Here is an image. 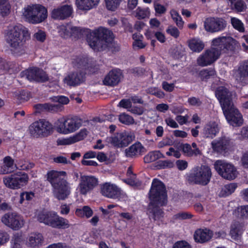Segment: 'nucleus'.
Here are the masks:
<instances>
[{"label": "nucleus", "mask_w": 248, "mask_h": 248, "mask_svg": "<svg viewBox=\"0 0 248 248\" xmlns=\"http://www.w3.org/2000/svg\"><path fill=\"white\" fill-rule=\"evenodd\" d=\"M5 39L12 53L20 56L26 52V40L30 39L29 30L20 24H11L5 31Z\"/></svg>", "instance_id": "1"}, {"label": "nucleus", "mask_w": 248, "mask_h": 248, "mask_svg": "<svg viewBox=\"0 0 248 248\" xmlns=\"http://www.w3.org/2000/svg\"><path fill=\"white\" fill-rule=\"evenodd\" d=\"M113 38V33L109 30L99 28L87 36V42L90 46L96 51H100L108 46Z\"/></svg>", "instance_id": "2"}, {"label": "nucleus", "mask_w": 248, "mask_h": 248, "mask_svg": "<svg viewBox=\"0 0 248 248\" xmlns=\"http://www.w3.org/2000/svg\"><path fill=\"white\" fill-rule=\"evenodd\" d=\"M22 15L28 22L36 24L42 22L47 18V11L42 5L30 4L23 8Z\"/></svg>", "instance_id": "3"}, {"label": "nucleus", "mask_w": 248, "mask_h": 248, "mask_svg": "<svg viewBox=\"0 0 248 248\" xmlns=\"http://www.w3.org/2000/svg\"><path fill=\"white\" fill-rule=\"evenodd\" d=\"M149 195L151 206L155 203L164 205L167 201L166 190L164 184L157 179H153Z\"/></svg>", "instance_id": "4"}, {"label": "nucleus", "mask_w": 248, "mask_h": 248, "mask_svg": "<svg viewBox=\"0 0 248 248\" xmlns=\"http://www.w3.org/2000/svg\"><path fill=\"white\" fill-rule=\"evenodd\" d=\"M81 125L80 121L77 118L62 117L55 123L54 128L58 133L68 135L76 131Z\"/></svg>", "instance_id": "5"}, {"label": "nucleus", "mask_w": 248, "mask_h": 248, "mask_svg": "<svg viewBox=\"0 0 248 248\" xmlns=\"http://www.w3.org/2000/svg\"><path fill=\"white\" fill-rule=\"evenodd\" d=\"M135 138L132 131H124L116 133L105 139L106 142L116 148H123L129 145Z\"/></svg>", "instance_id": "6"}, {"label": "nucleus", "mask_w": 248, "mask_h": 248, "mask_svg": "<svg viewBox=\"0 0 248 248\" xmlns=\"http://www.w3.org/2000/svg\"><path fill=\"white\" fill-rule=\"evenodd\" d=\"M211 176L210 168L207 166L202 165L195 167L192 169L190 178L196 184L205 186L209 183Z\"/></svg>", "instance_id": "7"}, {"label": "nucleus", "mask_w": 248, "mask_h": 248, "mask_svg": "<svg viewBox=\"0 0 248 248\" xmlns=\"http://www.w3.org/2000/svg\"><path fill=\"white\" fill-rule=\"evenodd\" d=\"M98 184V179L91 175H81L76 190L82 195H86Z\"/></svg>", "instance_id": "8"}, {"label": "nucleus", "mask_w": 248, "mask_h": 248, "mask_svg": "<svg viewBox=\"0 0 248 248\" xmlns=\"http://www.w3.org/2000/svg\"><path fill=\"white\" fill-rule=\"evenodd\" d=\"M214 166L217 172L225 179L233 180L237 176L238 172L232 164L222 160H217L215 162Z\"/></svg>", "instance_id": "9"}, {"label": "nucleus", "mask_w": 248, "mask_h": 248, "mask_svg": "<svg viewBox=\"0 0 248 248\" xmlns=\"http://www.w3.org/2000/svg\"><path fill=\"white\" fill-rule=\"evenodd\" d=\"M31 133L34 136H47L53 130V126L49 122L40 120L32 123L29 127Z\"/></svg>", "instance_id": "10"}, {"label": "nucleus", "mask_w": 248, "mask_h": 248, "mask_svg": "<svg viewBox=\"0 0 248 248\" xmlns=\"http://www.w3.org/2000/svg\"><path fill=\"white\" fill-rule=\"evenodd\" d=\"M1 220L5 225L14 230H19L23 227L25 223L23 217L16 212L5 214L1 217Z\"/></svg>", "instance_id": "11"}, {"label": "nucleus", "mask_w": 248, "mask_h": 248, "mask_svg": "<svg viewBox=\"0 0 248 248\" xmlns=\"http://www.w3.org/2000/svg\"><path fill=\"white\" fill-rule=\"evenodd\" d=\"M220 55L219 50L211 47L199 55L197 59V63L198 65L202 67L210 65L219 58Z\"/></svg>", "instance_id": "12"}, {"label": "nucleus", "mask_w": 248, "mask_h": 248, "mask_svg": "<svg viewBox=\"0 0 248 248\" xmlns=\"http://www.w3.org/2000/svg\"><path fill=\"white\" fill-rule=\"evenodd\" d=\"M229 107L223 109V113L228 123L233 126H238L243 123V120L242 114L232 104Z\"/></svg>", "instance_id": "13"}, {"label": "nucleus", "mask_w": 248, "mask_h": 248, "mask_svg": "<svg viewBox=\"0 0 248 248\" xmlns=\"http://www.w3.org/2000/svg\"><path fill=\"white\" fill-rule=\"evenodd\" d=\"M20 76L30 81H45L48 79L46 73L37 67H31L23 71Z\"/></svg>", "instance_id": "14"}, {"label": "nucleus", "mask_w": 248, "mask_h": 248, "mask_svg": "<svg viewBox=\"0 0 248 248\" xmlns=\"http://www.w3.org/2000/svg\"><path fill=\"white\" fill-rule=\"evenodd\" d=\"M61 182L52 187V190L55 198L58 200H64L70 195L71 187L66 180Z\"/></svg>", "instance_id": "15"}, {"label": "nucleus", "mask_w": 248, "mask_h": 248, "mask_svg": "<svg viewBox=\"0 0 248 248\" xmlns=\"http://www.w3.org/2000/svg\"><path fill=\"white\" fill-rule=\"evenodd\" d=\"M226 25L225 20L221 18H208L204 22L205 30L211 32L222 31L226 28Z\"/></svg>", "instance_id": "16"}, {"label": "nucleus", "mask_w": 248, "mask_h": 248, "mask_svg": "<svg viewBox=\"0 0 248 248\" xmlns=\"http://www.w3.org/2000/svg\"><path fill=\"white\" fill-rule=\"evenodd\" d=\"M58 32L63 38H76L81 32L79 28L74 26L70 23L62 24L57 27Z\"/></svg>", "instance_id": "17"}, {"label": "nucleus", "mask_w": 248, "mask_h": 248, "mask_svg": "<svg viewBox=\"0 0 248 248\" xmlns=\"http://www.w3.org/2000/svg\"><path fill=\"white\" fill-rule=\"evenodd\" d=\"M232 93L224 87H218L216 91V96L219 100L222 110L233 104Z\"/></svg>", "instance_id": "18"}, {"label": "nucleus", "mask_w": 248, "mask_h": 248, "mask_svg": "<svg viewBox=\"0 0 248 248\" xmlns=\"http://www.w3.org/2000/svg\"><path fill=\"white\" fill-rule=\"evenodd\" d=\"M232 76L237 83L241 85L248 83V61L241 63L238 69L233 71Z\"/></svg>", "instance_id": "19"}, {"label": "nucleus", "mask_w": 248, "mask_h": 248, "mask_svg": "<svg viewBox=\"0 0 248 248\" xmlns=\"http://www.w3.org/2000/svg\"><path fill=\"white\" fill-rule=\"evenodd\" d=\"M73 13L71 5L65 4L54 8L51 12V17L57 20H64L70 17Z\"/></svg>", "instance_id": "20"}, {"label": "nucleus", "mask_w": 248, "mask_h": 248, "mask_svg": "<svg viewBox=\"0 0 248 248\" xmlns=\"http://www.w3.org/2000/svg\"><path fill=\"white\" fill-rule=\"evenodd\" d=\"M234 43V40L232 37L229 35L221 36L212 40L211 47L219 50L221 54L222 50L229 49Z\"/></svg>", "instance_id": "21"}, {"label": "nucleus", "mask_w": 248, "mask_h": 248, "mask_svg": "<svg viewBox=\"0 0 248 248\" xmlns=\"http://www.w3.org/2000/svg\"><path fill=\"white\" fill-rule=\"evenodd\" d=\"M88 133L86 129L83 128L77 134L67 138L60 139L57 140L59 145H70L84 139Z\"/></svg>", "instance_id": "22"}, {"label": "nucleus", "mask_w": 248, "mask_h": 248, "mask_svg": "<svg viewBox=\"0 0 248 248\" xmlns=\"http://www.w3.org/2000/svg\"><path fill=\"white\" fill-rule=\"evenodd\" d=\"M66 173L64 171H57L51 170L48 171L46 176V180L50 183L52 187L61 183L62 181L65 180Z\"/></svg>", "instance_id": "23"}, {"label": "nucleus", "mask_w": 248, "mask_h": 248, "mask_svg": "<svg viewBox=\"0 0 248 248\" xmlns=\"http://www.w3.org/2000/svg\"><path fill=\"white\" fill-rule=\"evenodd\" d=\"M44 243V238L41 233H31L27 237L25 244L29 248H38Z\"/></svg>", "instance_id": "24"}, {"label": "nucleus", "mask_w": 248, "mask_h": 248, "mask_svg": "<svg viewBox=\"0 0 248 248\" xmlns=\"http://www.w3.org/2000/svg\"><path fill=\"white\" fill-rule=\"evenodd\" d=\"M122 78V73L120 70L113 69L106 76L103 82L106 85L115 86L120 82Z\"/></svg>", "instance_id": "25"}, {"label": "nucleus", "mask_w": 248, "mask_h": 248, "mask_svg": "<svg viewBox=\"0 0 248 248\" xmlns=\"http://www.w3.org/2000/svg\"><path fill=\"white\" fill-rule=\"evenodd\" d=\"M84 73L80 71L72 72L64 78V82L70 86H77L84 81Z\"/></svg>", "instance_id": "26"}, {"label": "nucleus", "mask_w": 248, "mask_h": 248, "mask_svg": "<svg viewBox=\"0 0 248 248\" xmlns=\"http://www.w3.org/2000/svg\"><path fill=\"white\" fill-rule=\"evenodd\" d=\"M101 192L103 195L109 198H115L119 194L118 187L114 184L106 183L101 186Z\"/></svg>", "instance_id": "27"}, {"label": "nucleus", "mask_w": 248, "mask_h": 248, "mask_svg": "<svg viewBox=\"0 0 248 248\" xmlns=\"http://www.w3.org/2000/svg\"><path fill=\"white\" fill-rule=\"evenodd\" d=\"M218 132V124L215 122H210L204 125L202 132V135L204 138L213 139Z\"/></svg>", "instance_id": "28"}, {"label": "nucleus", "mask_w": 248, "mask_h": 248, "mask_svg": "<svg viewBox=\"0 0 248 248\" xmlns=\"http://www.w3.org/2000/svg\"><path fill=\"white\" fill-rule=\"evenodd\" d=\"M213 234V232L209 229H200L195 231L194 237L196 242L202 243L210 240Z\"/></svg>", "instance_id": "29"}, {"label": "nucleus", "mask_w": 248, "mask_h": 248, "mask_svg": "<svg viewBox=\"0 0 248 248\" xmlns=\"http://www.w3.org/2000/svg\"><path fill=\"white\" fill-rule=\"evenodd\" d=\"M100 1V0H76V5L79 10L88 11L95 8Z\"/></svg>", "instance_id": "30"}, {"label": "nucleus", "mask_w": 248, "mask_h": 248, "mask_svg": "<svg viewBox=\"0 0 248 248\" xmlns=\"http://www.w3.org/2000/svg\"><path fill=\"white\" fill-rule=\"evenodd\" d=\"M55 213L54 212L41 211L36 215V218L40 222L51 226Z\"/></svg>", "instance_id": "31"}, {"label": "nucleus", "mask_w": 248, "mask_h": 248, "mask_svg": "<svg viewBox=\"0 0 248 248\" xmlns=\"http://www.w3.org/2000/svg\"><path fill=\"white\" fill-rule=\"evenodd\" d=\"M187 43L190 49L194 52L200 53L205 47L204 43L198 37L189 39Z\"/></svg>", "instance_id": "32"}, {"label": "nucleus", "mask_w": 248, "mask_h": 248, "mask_svg": "<svg viewBox=\"0 0 248 248\" xmlns=\"http://www.w3.org/2000/svg\"><path fill=\"white\" fill-rule=\"evenodd\" d=\"M14 160L10 156H6L3 159V165L0 168V173L5 174L14 170Z\"/></svg>", "instance_id": "33"}, {"label": "nucleus", "mask_w": 248, "mask_h": 248, "mask_svg": "<svg viewBox=\"0 0 248 248\" xmlns=\"http://www.w3.org/2000/svg\"><path fill=\"white\" fill-rule=\"evenodd\" d=\"M244 224L238 222H233L231 226L230 235L234 240H238L244 231Z\"/></svg>", "instance_id": "34"}, {"label": "nucleus", "mask_w": 248, "mask_h": 248, "mask_svg": "<svg viewBox=\"0 0 248 248\" xmlns=\"http://www.w3.org/2000/svg\"><path fill=\"white\" fill-rule=\"evenodd\" d=\"M144 152V148L140 142H136L126 149V155L128 157H133L140 155Z\"/></svg>", "instance_id": "35"}, {"label": "nucleus", "mask_w": 248, "mask_h": 248, "mask_svg": "<svg viewBox=\"0 0 248 248\" xmlns=\"http://www.w3.org/2000/svg\"><path fill=\"white\" fill-rule=\"evenodd\" d=\"M211 144L214 151L217 153H222L227 148L229 140L224 137L213 140Z\"/></svg>", "instance_id": "36"}, {"label": "nucleus", "mask_w": 248, "mask_h": 248, "mask_svg": "<svg viewBox=\"0 0 248 248\" xmlns=\"http://www.w3.org/2000/svg\"><path fill=\"white\" fill-rule=\"evenodd\" d=\"M14 176L16 185V189L20 188L21 187L26 186L28 182L29 177L25 173L17 172L14 173Z\"/></svg>", "instance_id": "37"}, {"label": "nucleus", "mask_w": 248, "mask_h": 248, "mask_svg": "<svg viewBox=\"0 0 248 248\" xmlns=\"http://www.w3.org/2000/svg\"><path fill=\"white\" fill-rule=\"evenodd\" d=\"M69 226L70 224L67 219L59 217L56 213H55L51 227L59 229H66Z\"/></svg>", "instance_id": "38"}, {"label": "nucleus", "mask_w": 248, "mask_h": 248, "mask_svg": "<svg viewBox=\"0 0 248 248\" xmlns=\"http://www.w3.org/2000/svg\"><path fill=\"white\" fill-rule=\"evenodd\" d=\"M24 238L21 233H16L12 237L10 241V248H22Z\"/></svg>", "instance_id": "39"}, {"label": "nucleus", "mask_w": 248, "mask_h": 248, "mask_svg": "<svg viewBox=\"0 0 248 248\" xmlns=\"http://www.w3.org/2000/svg\"><path fill=\"white\" fill-rule=\"evenodd\" d=\"M163 205H159L157 203H155L152 206L151 205V202L149 205V211L152 214V217L155 220H159L163 216V212L159 208V206Z\"/></svg>", "instance_id": "40"}, {"label": "nucleus", "mask_w": 248, "mask_h": 248, "mask_svg": "<svg viewBox=\"0 0 248 248\" xmlns=\"http://www.w3.org/2000/svg\"><path fill=\"white\" fill-rule=\"evenodd\" d=\"M164 157L163 154L159 151H153L150 152L144 157V161L145 163H149Z\"/></svg>", "instance_id": "41"}, {"label": "nucleus", "mask_w": 248, "mask_h": 248, "mask_svg": "<svg viewBox=\"0 0 248 248\" xmlns=\"http://www.w3.org/2000/svg\"><path fill=\"white\" fill-rule=\"evenodd\" d=\"M135 17L138 19H144L149 17L150 15V11L149 8H142L138 7L133 13Z\"/></svg>", "instance_id": "42"}, {"label": "nucleus", "mask_w": 248, "mask_h": 248, "mask_svg": "<svg viewBox=\"0 0 248 248\" xmlns=\"http://www.w3.org/2000/svg\"><path fill=\"white\" fill-rule=\"evenodd\" d=\"M75 65L82 69L89 70L90 73H93L91 63L89 62V60L86 58L78 59L75 62Z\"/></svg>", "instance_id": "43"}, {"label": "nucleus", "mask_w": 248, "mask_h": 248, "mask_svg": "<svg viewBox=\"0 0 248 248\" xmlns=\"http://www.w3.org/2000/svg\"><path fill=\"white\" fill-rule=\"evenodd\" d=\"M36 108L41 110H47L51 112L58 111L61 108V105L57 104H38L36 106Z\"/></svg>", "instance_id": "44"}, {"label": "nucleus", "mask_w": 248, "mask_h": 248, "mask_svg": "<svg viewBox=\"0 0 248 248\" xmlns=\"http://www.w3.org/2000/svg\"><path fill=\"white\" fill-rule=\"evenodd\" d=\"M237 185L235 183H230L225 185L222 188L220 195L223 197L228 196L234 192Z\"/></svg>", "instance_id": "45"}, {"label": "nucleus", "mask_w": 248, "mask_h": 248, "mask_svg": "<svg viewBox=\"0 0 248 248\" xmlns=\"http://www.w3.org/2000/svg\"><path fill=\"white\" fill-rule=\"evenodd\" d=\"M170 16L179 29H182L184 22L178 12L174 9H171L170 12Z\"/></svg>", "instance_id": "46"}, {"label": "nucleus", "mask_w": 248, "mask_h": 248, "mask_svg": "<svg viewBox=\"0 0 248 248\" xmlns=\"http://www.w3.org/2000/svg\"><path fill=\"white\" fill-rule=\"evenodd\" d=\"M92 210L88 206H84L82 209H77L76 211V214L79 217H86L89 218L93 215Z\"/></svg>", "instance_id": "47"}, {"label": "nucleus", "mask_w": 248, "mask_h": 248, "mask_svg": "<svg viewBox=\"0 0 248 248\" xmlns=\"http://www.w3.org/2000/svg\"><path fill=\"white\" fill-rule=\"evenodd\" d=\"M15 64L13 62H8L3 59L0 58V71L1 72H10L11 70L14 68Z\"/></svg>", "instance_id": "48"}, {"label": "nucleus", "mask_w": 248, "mask_h": 248, "mask_svg": "<svg viewBox=\"0 0 248 248\" xmlns=\"http://www.w3.org/2000/svg\"><path fill=\"white\" fill-rule=\"evenodd\" d=\"M11 5L8 0H0V13L4 16L10 12Z\"/></svg>", "instance_id": "49"}, {"label": "nucleus", "mask_w": 248, "mask_h": 248, "mask_svg": "<svg viewBox=\"0 0 248 248\" xmlns=\"http://www.w3.org/2000/svg\"><path fill=\"white\" fill-rule=\"evenodd\" d=\"M231 23L232 27L238 31L240 32L245 31L244 24L239 19L234 17H231Z\"/></svg>", "instance_id": "50"}, {"label": "nucleus", "mask_w": 248, "mask_h": 248, "mask_svg": "<svg viewBox=\"0 0 248 248\" xmlns=\"http://www.w3.org/2000/svg\"><path fill=\"white\" fill-rule=\"evenodd\" d=\"M232 6L238 12H242L246 10L247 6L243 0H233Z\"/></svg>", "instance_id": "51"}, {"label": "nucleus", "mask_w": 248, "mask_h": 248, "mask_svg": "<svg viewBox=\"0 0 248 248\" xmlns=\"http://www.w3.org/2000/svg\"><path fill=\"white\" fill-rule=\"evenodd\" d=\"M216 74L215 71L212 69H205L201 70L199 76L202 80H207Z\"/></svg>", "instance_id": "52"}, {"label": "nucleus", "mask_w": 248, "mask_h": 248, "mask_svg": "<svg viewBox=\"0 0 248 248\" xmlns=\"http://www.w3.org/2000/svg\"><path fill=\"white\" fill-rule=\"evenodd\" d=\"M3 182L7 187L12 189H16L14 174L4 177Z\"/></svg>", "instance_id": "53"}, {"label": "nucleus", "mask_w": 248, "mask_h": 248, "mask_svg": "<svg viewBox=\"0 0 248 248\" xmlns=\"http://www.w3.org/2000/svg\"><path fill=\"white\" fill-rule=\"evenodd\" d=\"M108 10L114 11L118 8L122 0H105Z\"/></svg>", "instance_id": "54"}, {"label": "nucleus", "mask_w": 248, "mask_h": 248, "mask_svg": "<svg viewBox=\"0 0 248 248\" xmlns=\"http://www.w3.org/2000/svg\"><path fill=\"white\" fill-rule=\"evenodd\" d=\"M119 120L121 123L126 125L133 124L135 123L133 118L125 113H123L119 115Z\"/></svg>", "instance_id": "55"}, {"label": "nucleus", "mask_w": 248, "mask_h": 248, "mask_svg": "<svg viewBox=\"0 0 248 248\" xmlns=\"http://www.w3.org/2000/svg\"><path fill=\"white\" fill-rule=\"evenodd\" d=\"M17 168L20 170H28L33 167L34 164L28 161L21 159L17 162Z\"/></svg>", "instance_id": "56"}, {"label": "nucleus", "mask_w": 248, "mask_h": 248, "mask_svg": "<svg viewBox=\"0 0 248 248\" xmlns=\"http://www.w3.org/2000/svg\"><path fill=\"white\" fill-rule=\"evenodd\" d=\"M34 194L32 192H23L20 194V200L19 202L20 204H22L25 200L30 201L34 198Z\"/></svg>", "instance_id": "57"}, {"label": "nucleus", "mask_w": 248, "mask_h": 248, "mask_svg": "<svg viewBox=\"0 0 248 248\" xmlns=\"http://www.w3.org/2000/svg\"><path fill=\"white\" fill-rule=\"evenodd\" d=\"M13 96L15 99H16L20 102L27 100L28 99L27 96L25 95V92L21 91H16L13 93Z\"/></svg>", "instance_id": "58"}, {"label": "nucleus", "mask_w": 248, "mask_h": 248, "mask_svg": "<svg viewBox=\"0 0 248 248\" xmlns=\"http://www.w3.org/2000/svg\"><path fill=\"white\" fill-rule=\"evenodd\" d=\"M173 163L170 160H160L157 162L156 167L158 169H165L167 168H172Z\"/></svg>", "instance_id": "59"}, {"label": "nucleus", "mask_w": 248, "mask_h": 248, "mask_svg": "<svg viewBox=\"0 0 248 248\" xmlns=\"http://www.w3.org/2000/svg\"><path fill=\"white\" fill-rule=\"evenodd\" d=\"M236 212L242 217H248V205L241 206L237 208Z\"/></svg>", "instance_id": "60"}, {"label": "nucleus", "mask_w": 248, "mask_h": 248, "mask_svg": "<svg viewBox=\"0 0 248 248\" xmlns=\"http://www.w3.org/2000/svg\"><path fill=\"white\" fill-rule=\"evenodd\" d=\"M9 240V235L4 231L0 230V247L5 245Z\"/></svg>", "instance_id": "61"}, {"label": "nucleus", "mask_w": 248, "mask_h": 248, "mask_svg": "<svg viewBox=\"0 0 248 248\" xmlns=\"http://www.w3.org/2000/svg\"><path fill=\"white\" fill-rule=\"evenodd\" d=\"M34 38L37 41L43 42L46 38V34L45 31L42 30H38L33 35Z\"/></svg>", "instance_id": "62"}, {"label": "nucleus", "mask_w": 248, "mask_h": 248, "mask_svg": "<svg viewBox=\"0 0 248 248\" xmlns=\"http://www.w3.org/2000/svg\"><path fill=\"white\" fill-rule=\"evenodd\" d=\"M53 100L56 103H58L59 105H66L69 102V98L64 96H54Z\"/></svg>", "instance_id": "63"}, {"label": "nucleus", "mask_w": 248, "mask_h": 248, "mask_svg": "<svg viewBox=\"0 0 248 248\" xmlns=\"http://www.w3.org/2000/svg\"><path fill=\"white\" fill-rule=\"evenodd\" d=\"M167 32L173 37L177 38L179 37L180 32L178 29L175 27L169 26L166 30Z\"/></svg>", "instance_id": "64"}]
</instances>
